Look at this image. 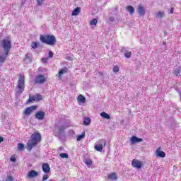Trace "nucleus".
<instances>
[{
	"mask_svg": "<svg viewBox=\"0 0 181 181\" xmlns=\"http://www.w3.org/2000/svg\"><path fill=\"white\" fill-rule=\"evenodd\" d=\"M66 59H67L68 60H73V59H71V57H70V56H67V57H66Z\"/></svg>",
	"mask_w": 181,
	"mask_h": 181,
	"instance_id": "nucleus-44",
	"label": "nucleus"
},
{
	"mask_svg": "<svg viewBox=\"0 0 181 181\" xmlns=\"http://www.w3.org/2000/svg\"><path fill=\"white\" fill-rule=\"evenodd\" d=\"M1 46L3 47L4 52H6V55L9 54V52L12 48V42L11 38H5L0 41Z\"/></svg>",
	"mask_w": 181,
	"mask_h": 181,
	"instance_id": "nucleus-4",
	"label": "nucleus"
},
{
	"mask_svg": "<svg viewBox=\"0 0 181 181\" xmlns=\"http://www.w3.org/2000/svg\"><path fill=\"white\" fill-rule=\"evenodd\" d=\"M35 118H37V119H40V121L42 119H45V112L43 111L37 112L35 114Z\"/></svg>",
	"mask_w": 181,
	"mask_h": 181,
	"instance_id": "nucleus-11",
	"label": "nucleus"
},
{
	"mask_svg": "<svg viewBox=\"0 0 181 181\" xmlns=\"http://www.w3.org/2000/svg\"><path fill=\"white\" fill-rule=\"evenodd\" d=\"M69 71V69L67 67H64L58 72L59 78H62V76L64 74V73H67Z\"/></svg>",
	"mask_w": 181,
	"mask_h": 181,
	"instance_id": "nucleus-16",
	"label": "nucleus"
},
{
	"mask_svg": "<svg viewBox=\"0 0 181 181\" xmlns=\"http://www.w3.org/2000/svg\"><path fill=\"white\" fill-rule=\"evenodd\" d=\"M143 165L144 162L136 159L132 160V166H133V168H136V169H141Z\"/></svg>",
	"mask_w": 181,
	"mask_h": 181,
	"instance_id": "nucleus-7",
	"label": "nucleus"
},
{
	"mask_svg": "<svg viewBox=\"0 0 181 181\" xmlns=\"http://www.w3.org/2000/svg\"><path fill=\"white\" fill-rule=\"evenodd\" d=\"M101 142L102 144H103V145L101 144H99L95 146V151H98V152H103V148H104V146H105V145H107V141L103 139L101 140Z\"/></svg>",
	"mask_w": 181,
	"mask_h": 181,
	"instance_id": "nucleus-9",
	"label": "nucleus"
},
{
	"mask_svg": "<svg viewBox=\"0 0 181 181\" xmlns=\"http://www.w3.org/2000/svg\"><path fill=\"white\" fill-rule=\"evenodd\" d=\"M165 16V12L159 11L156 13V18H163Z\"/></svg>",
	"mask_w": 181,
	"mask_h": 181,
	"instance_id": "nucleus-28",
	"label": "nucleus"
},
{
	"mask_svg": "<svg viewBox=\"0 0 181 181\" xmlns=\"http://www.w3.org/2000/svg\"><path fill=\"white\" fill-rule=\"evenodd\" d=\"M161 149L162 148L160 147H158L156 151V153L158 158H165V156H166V153L160 151Z\"/></svg>",
	"mask_w": 181,
	"mask_h": 181,
	"instance_id": "nucleus-13",
	"label": "nucleus"
},
{
	"mask_svg": "<svg viewBox=\"0 0 181 181\" xmlns=\"http://www.w3.org/2000/svg\"><path fill=\"white\" fill-rule=\"evenodd\" d=\"M53 56H54L53 52L49 51V53H48V57L49 59H52V57H53Z\"/></svg>",
	"mask_w": 181,
	"mask_h": 181,
	"instance_id": "nucleus-39",
	"label": "nucleus"
},
{
	"mask_svg": "<svg viewBox=\"0 0 181 181\" xmlns=\"http://www.w3.org/2000/svg\"><path fill=\"white\" fill-rule=\"evenodd\" d=\"M44 1H45V0H37V5L38 6H40L43 4Z\"/></svg>",
	"mask_w": 181,
	"mask_h": 181,
	"instance_id": "nucleus-35",
	"label": "nucleus"
},
{
	"mask_svg": "<svg viewBox=\"0 0 181 181\" xmlns=\"http://www.w3.org/2000/svg\"><path fill=\"white\" fill-rule=\"evenodd\" d=\"M49 179V175H44L42 176V181H45V180H47Z\"/></svg>",
	"mask_w": 181,
	"mask_h": 181,
	"instance_id": "nucleus-38",
	"label": "nucleus"
},
{
	"mask_svg": "<svg viewBox=\"0 0 181 181\" xmlns=\"http://www.w3.org/2000/svg\"><path fill=\"white\" fill-rule=\"evenodd\" d=\"M124 56L127 59H129V57H131V56H132V53L131 52H126L124 53Z\"/></svg>",
	"mask_w": 181,
	"mask_h": 181,
	"instance_id": "nucleus-31",
	"label": "nucleus"
},
{
	"mask_svg": "<svg viewBox=\"0 0 181 181\" xmlns=\"http://www.w3.org/2000/svg\"><path fill=\"white\" fill-rule=\"evenodd\" d=\"M100 115L103 117V118H105V119H111V117H110V115H108L105 112H101Z\"/></svg>",
	"mask_w": 181,
	"mask_h": 181,
	"instance_id": "nucleus-23",
	"label": "nucleus"
},
{
	"mask_svg": "<svg viewBox=\"0 0 181 181\" xmlns=\"http://www.w3.org/2000/svg\"><path fill=\"white\" fill-rule=\"evenodd\" d=\"M60 158L62 159H68L69 158V155L66 153H62L59 154Z\"/></svg>",
	"mask_w": 181,
	"mask_h": 181,
	"instance_id": "nucleus-24",
	"label": "nucleus"
},
{
	"mask_svg": "<svg viewBox=\"0 0 181 181\" xmlns=\"http://www.w3.org/2000/svg\"><path fill=\"white\" fill-rule=\"evenodd\" d=\"M8 55H6V52H4V54H1L0 52V63H5V61L6 60V57H8Z\"/></svg>",
	"mask_w": 181,
	"mask_h": 181,
	"instance_id": "nucleus-17",
	"label": "nucleus"
},
{
	"mask_svg": "<svg viewBox=\"0 0 181 181\" xmlns=\"http://www.w3.org/2000/svg\"><path fill=\"white\" fill-rule=\"evenodd\" d=\"M86 137V134H79L78 136H77V141H81V139H83V138H85Z\"/></svg>",
	"mask_w": 181,
	"mask_h": 181,
	"instance_id": "nucleus-30",
	"label": "nucleus"
},
{
	"mask_svg": "<svg viewBox=\"0 0 181 181\" xmlns=\"http://www.w3.org/2000/svg\"><path fill=\"white\" fill-rule=\"evenodd\" d=\"M175 11L174 8H171L170 11V13H173V11Z\"/></svg>",
	"mask_w": 181,
	"mask_h": 181,
	"instance_id": "nucleus-43",
	"label": "nucleus"
},
{
	"mask_svg": "<svg viewBox=\"0 0 181 181\" xmlns=\"http://www.w3.org/2000/svg\"><path fill=\"white\" fill-rule=\"evenodd\" d=\"M138 13L140 16H144V15H145V7L142 5H139L138 7Z\"/></svg>",
	"mask_w": 181,
	"mask_h": 181,
	"instance_id": "nucleus-15",
	"label": "nucleus"
},
{
	"mask_svg": "<svg viewBox=\"0 0 181 181\" xmlns=\"http://www.w3.org/2000/svg\"><path fill=\"white\" fill-rule=\"evenodd\" d=\"M31 47L33 49H37V42H33L31 43Z\"/></svg>",
	"mask_w": 181,
	"mask_h": 181,
	"instance_id": "nucleus-33",
	"label": "nucleus"
},
{
	"mask_svg": "<svg viewBox=\"0 0 181 181\" xmlns=\"http://www.w3.org/2000/svg\"><path fill=\"white\" fill-rule=\"evenodd\" d=\"M42 172L44 173H49L50 172V166L47 163H43L42 165Z\"/></svg>",
	"mask_w": 181,
	"mask_h": 181,
	"instance_id": "nucleus-14",
	"label": "nucleus"
},
{
	"mask_svg": "<svg viewBox=\"0 0 181 181\" xmlns=\"http://www.w3.org/2000/svg\"><path fill=\"white\" fill-rule=\"evenodd\" d=\"M18 148L19 151H23L25 149V145H23L22 143H18Z\"/></svg>",
	"mask_w": 181,
	"mask_h": 181,
	"instance_id": "nucleus-27",
	"label": "nucleus"
},
{
	"mask_svg": "<svg viewBox=\"0 0 181 181\" xmlns=\"http://www.w3.org/2000/svg\"><path fill=\"white\" fill-rule=\"evenodd\" d=\"M163 45H166V42H163Z\"/></svg>",
	"mask_w": 181,
	"mask_h": 181,
	"instance_id": "nucleus-46",
	"label": "nucleus"
},
{
	"mask_svg": "<svg viewBox=\"0 0 181 181\" xmlns=\"http://www.w3.org/2000/svg\"><path fill=\"white\" fill-rule=\"evenodd\" d=\"M10 160L11 162H16V157H15V155L11 156Z\"/></svg>",
	"mask_w": 181,
	"mask_h": 181,
	"instance_id": "nucleus-36",
	"label": "nucleus"
},
{
	"mask_svg": "<svg viewBox=\"0 0 181 181\" xmlns=\"http://www.w3.org/2000/svg\"><path fill=\"white\" fill-rule=\"evenodd\" d=\"M32 59V54L28 53L25 54V60H31Z\"/></svg>",
	"mask_w": 181,
	"mask_h": 181,
	"instance_id": "nucleus-29",
	"label": "nucleus"
},
{
	"mask_svg": "<svg viewBox=\"0 0 181 181\" xmlns=\"http://www.w3.org/2000/svg\"><path fill=\"white\" fill-rule=\"evenodd\" d=\"M42 141V135H40V133L35 132L33 134L30 136V139L27 143V149L30 152L32 151V148H35L36 145L39 144Z\"/></svg>",
	"mask_w": 181,
	"mask_h": 181,
	"instance_id": "nucleus-1",
	"label": "nucleus"
},
{
	"mask_svg": "<svg viewBox=\"0 0 181 181\" xmlns=\"http://www.w3.org/2000/svg\"><path fill=\"white\" fill-rule=\"evenodd\" d=\"M86 165H87L88 166H91V165H93V161L91 160V159H87L85 162Z\"/></svg>",
	"mask_w": 181,
	"mask_h": 181,
	"instance_id": "nucleus-32",
	"label": "nucleus"
},
{
	"mask_svg": "<svg viewBox=\"0 0 181 181\" xmlns=\"http://www.w3.org/2000/svg\"><path fill=\"white\" fill-rule=\"evenodd\" d=\"M80 12H81V8L76 7L74 10L72 11V16H77V15L80 14Z\"/></svg>",
	"mask_w": 181,
	"mask_h": 181,
	"instance_id": "nucleus-18",
	"label": "nucleus"
},
{
	"mask_svg": "<svg viewBox=\"0 0 181 181\" xmlns=\"http://www.w3.org/2000/svg\"><path fill=\"white\" fill-rule=\"evenodd\" d=\"M110 22H114V21H115V18H114V17H110Z\"/></svg>",
	"mask_w": 181,
	"mask_h": 181,
	"instance_id": "nucleus-41",
	"label": "nucleus"
},
{
	"mask_svg": "<svg viewBox=\"0 0 181 181\" xmlns=\"http://www.w3.org/2000/svg\"><path fill=\"white\" fill-rule=\"evenodd\" d=\"M107 179L109 180H117L118 177H117V174L115 173H112L107 176Z\"/></svg>",
	"mask_w": 181,
	"mask_h": 181,
	"instance_id": "nucleus-19",
	"label": "nucleus"
},
{
	"mask_svg": "<svg viewBox=\"0 0 181 181\" xmlns=\"http://www.w3.org/2000/svg\"><path fill=\"white\" fill-rule=\"evenodd\" d=\"M78 103L84 104L86 103V98L83 95L80 94L77 98Z\"/></svg>",
	"mask_w": 181,
	"mask_h": 181,
	"instance_id": "nucleus-20",
	"label": "nucleus"
},
{
	"mask_svg": "<svg viewBox=\"0 0 181 181\" xmlns=\"http://www.w3.org/2000/svg\"><path fill=\"white\" fill-rule=\"evenodd\" d=\"M64 129H66V127L65 126H61L59 129V132H63V131H64Z\"/></svg>",
	"mask_w": 181,
	"mask_h": 181,
	"instance_id": "nucleus-37",
	"label": "nucleus"
},
{
	"mask_svg": "<svg viewBox=\"0 0 181 181\" xmlns=\"http://www.w3.org/2000/svg\"><path fill=\"white\" fill-rule=\"evenodd\" d=\"M1 142H4V137L0 136V144Z\"/></svg>",
	"mask_w": 181,
	"mask_h": 181,
	"instance_id": "nucleus-45",
	"label": "nucleus"
},
{
	"mask_svg": "<svg viewBox=\"0 0 181 181\" xmlns=\"http://www.w3.org/2000/svg\"><path fill=\"white\" fill-rule=\"evenodd\" d=\"M46 82V76L45 75H37L34 79V84H43Z\"/></svg>",
	"mask_w": 181,
	"mask_h": 181,
	"instance_id": "nucleus-5",
	"label": "nucleus"
},
{
	"mask_svg": "<svg viewBox=\"0 0 181 181\" xmlns=\"http://www.w3.org/2000/svg\"><path fill=\"white\" fill-rule=\"evenodd\" d=\"M41 61L42 63H47V62H49V58H42Z\"/></svg>",
	"mask_w": 181,
	"mask_h": 181,
	"instance_id": "nucleus-40",
	"label": "nucleus"
},
{
	"mask_svg": "<svg viewBox=\"0 0 181 181\" xmlns=\"http://www.w3.org/2000/svg\"><path fill=\"white\" fill-rule=\"evenodd\" d=\"M113 71L114 73H118V71H119V67L118 65H116L113 67Z\"/></svg>",
	"mask_w": 181,
	"mask_h": 181,
	"instance_id": "nucleus-34",
	"label": "nucleus"
},
{
	"mask_svg": "<svg viewBox=\"0 0 181 181\" xmlns=\"http://www.w3.org/2000/svg\"><path fill=\"white\" fill-rule=\"evenodd\" d=\"M142 141H144V140L141 138H138L136 136H132L130 138V142L132 144H136L137 142H142Z\"/></svg>",
	"mask_w": 181,
	"mask_h": 181,
	"instance_id": "nucleus-12",
	"label": "nucleus"
},
{
	"mask_svg": "<svg viewBox=\"0 0 181 181\" xmlns=\"http://www.w3.org/2000/svg\"><path fill=\"white\" fill-rule=\"evenodd\" d=\"M42 99V95L36 94L33 96H29L27 103H33V101H41Z\"/></svg>",
	"mask_w": 181,
	"mask_h": 181,
	"instance_id": "nucleus-8",
	"label": "nucleus"
},
{
	"mask_svg": "<svg viewBox=\"0 0 181 181\" xmlns=\"http://www.w3.org/2000/svg\"><path fill=\"white\" fill-rule=\"evenodd\" d=\"M180 71H181V69L180 66H178V68H177L175 71H174V74L175 76H179V74H180Z\"/></svg>",
	"mask_w": 181,
	"mask_h": 181,
	"instance_id": "nucleus-26",
	"label": "nucleus"
},
{
	"mask_svg": "<svg viewBox=\"0 0 181 181\" xmlns=\"http://www.w3.org/2000/svg\"><path fill=\"white\" fill-rule=\"evenodd\" d=\"M127 11L129 13V15H133L134 12H135V9H134V7H132V6H128L127 7Z\"/></svg>",
	"mask_w": 181,
	"mask_h": 181,
	"instance_id": "nucleus-22",
	"label": "nucleus"
},
{
	"mask_svg": "<svg viewBox=\"0 0 181 181\" xmlns=\"http://www.w3.org/2000/svg\"><path fill=\"white\" fill-rule=\"evenodd\" d=\"M36 110H37V107L36 105L28 107L25 109L23 115L27 116L30 115V114H32V112Z\"/></svg>",
	"mask_w": 181,
	"mask_h": 181,
	"instance_id": "nucleus-6",
	"label": "nucleus"
},
{
	"mask_svg": "<svg viewBox=\"0 0 181 181\" xmlns=\"http://www.w3.org/2000/svg\"><path fill=\"white\" fill-rule=\"evenodd\" d=\"M40 40L42 43H45V45H49V46H54L57 42L56 37L53 35H40Z\"/></svg>",
	"mask_w": 181,
	"mask_h": 181,
	"instance_id": "nucleus-3",
	"label": "nucleus"
},
{
	"mask_svg": "<svg viewBox=\"0 0 181 181\" xmlns=\"http://www.w3.org/2000/svg\"><path fill=\"white\" fill-rule=\"evenodd\" d=\"M8 181H13V178L12 177V176H9V177H8Z\"/></svg>",
	"mask_w": 181,
	"mask_h": 181,
	"instance_id": "nucleus-42",
	"label": "nucleus"
},
{
	"mask_svg": "<svg viewBox=\"0 0 181 181\" xmlns=\"http://www.w3.org/2000/svg\"><path fill=\"white\" fill-rule=\"evenodd\" d=\"M39 173H37V171L31 170L28 172L27 177H28L29 179H34L35 177H37Z\"/></svg>",
	"mask_w": 181,
	"mask_h": 181,
	"instance_id": "nucleus-10",
	"label": "nucleus"
},
{
	"mask_svg": "<svg viewBox=\"0 0 181 181\" xmlns=\"http://www.w3.org/2000/svg\"><path fill=\"white\" fill-rule=\"evenodd\" d=\"M98 21L97 20V18H93V20L90 21V25H97Z\"/></svg>",
	"mask_w": 181,
	"mask_h": 181,
	"instance_id": "nucleus-25",
	"label": "nucleus"
},
{
	"mask_svg": "<svg viewBox=\"0 0 181 181\" xmlns=\"http://www.w3.org/2000/svg\"><path fill=\"white\" fill-rule=\"evenodd\" d=\"M90 124H91V119H90V117H85L83 119V124L87 126V125H90Z\"/></svg>",
	"mask_w": 181,
	"mask_h": 181,
	"instance_id": "nucleus-21",
	"label": "nucleus"
},
{
	"mask_svg": "<svg viewBox=\"0 0 181 181\" xmlns=\"http://www.w3.org/2000/svg\"><path fill=\"white\" fill-rule=\"evenodd\" d=\"M25 76L20 74L17 81V86H16V94L21 95V94L25 91Z\"/></svg>",
	"mask_w": 181,
	"mask_h": 181,
	"instance_id": "nucleus-2",
	"label": "nucleus"
}]
</instances>
